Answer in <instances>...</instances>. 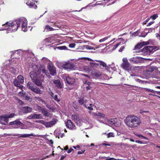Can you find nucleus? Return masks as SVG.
Here are the masks:
<instances>
[{"label": "nucleus", "instance_id": "12", "mask_svg": "<svg viewBox=\"0 0 160 160\" xmlns=\"http://www.w3.org/2000/svg\"><path fill=\"white\" fill-rule=\"evenodd\" d=\"M65 123L67 127L69 129L73 130L76 129L75 126L72 123L71 120H68L67 122H66Z\"/></svg>", "mask_w": 160, "mask_h": 160}, {"label": "nucleus", "instance_id": "6", "mask_svg": "<svg viewBox=\"0 0 160 160\" xmlns=\"http://www.w3.org/2000/svg\"><path fill=\"white\" fill-rule=\"evenodd\" d=\"M58 121L57 119L53 118L52 120L47 122L43 120L37 121V122L40 123L45 126L46 128H48L52 127L56 124Z\"/></svg>", "mask_w": 160, "mask_h": 160}, {"label": "nucleus", "instance_id": "11", "mask_svg": "<svg viewBox=\"0 0 160 160\" xmlns=\"http://www.w3.org/2000/svg\"><path fill=\"white\" fill-rule=\"evenodd\" d=\"M36 0H26V3L28 7L30 8H33L36 9L37 6L35 4V2Z\"/></svg>", "mask_w": 160, "mask_h": 160}, {"label": "nucleus", "instance_id": "54", "mask_svg": "<svg viewBox=\"0 0 160 160\" xmlns=\"http://www.w3.org/2000/svg\"><path fill=\"white\" fill-rule=\"evenodd\" d=\"M150 20V18H148V19H147L144 22H143V25H145L146 24V23L148 22V21L149 20Z\"/></svg>", "mask_w": 160, "mask_h": 160}, {"label": "nucleus", "instance_id": "55", "mask_svg": "<svg viewBox=\"0 0 160 160\" xmlns=\"http://www.w3.org/2000/svg\"><path fill=\"white\" fill-rule=\"evenodd\" d=\"M152 92L153 93H156L158 94H160V92L156 91L153 90H152Z\"/></svg>", "mask_w": 160, "mask_h": 160}, {"label": "nucleus", "instance_id": "7", "mask_svg": "<svg viewBox=\"0 0 160 160\" xmlns=\"http://www.w3.org/2000/svg\"><path fill=\"white\" fill-rule=\"evenodd\" d=\"M27 88L37 94H42L41 91L39 88L35 86L34 83L31 82H28L27 84Z\"/></svg>", "mask_w": 160, "mask_h": 160}, {"label": "nucleus", "instance_id": "56", "mask_svg": "<svg viewBox=\"0 0 160 160\" xmlns=\"http://www.w3.org/2000/svg\"><path fill=\"white\" fill-rule=\"evenodd\" d=\"M124 48V47L123 46H122L119 50V52H122Z\"/></svg>", "mask_w": 160, "mask_h": 160}, {"label": "nucleus", "instance_id": "44", "mask_svg": "<svg viewBox=\"0 0 160 160\" xmlns=\"http://www.w3.org/2000/svg\"><path fill=\"white\" fill-rule=\"evenodd\" d=\"M158 17V15L157 14H154L150 17V18H152L153 20H155Z\"/></svg>", "mask_w": 160, "mask_h": 160}, {"label": "nucleus", "instance_id": "40", "mask_svg": "<svg viewBox=\"0 0 160 160\" xmlns=\"http://www.w3.org/2000/svg\"><path fill=\"white\" fill-rule=\"evenodd\" d=\"M108 44L107 43V44H100L99 45H98V46H97L95 48L96 49H98V48H101V47H105L107 45V44Z\"/></svg>", "mask_w": 160, "mask_h": 160}, {"label": "nucleus", "instance_id": "59", "mask_svg": "<svg viewBox=\"0 0 160 160\" xmlns=\"http://www.w3.org/2000/svg\"><path fill=\"white\" fill-rule=\"evenodd\" d=\"M148 112V111H145L144 110H140V113H143L144 112Z\"/></svg>", "mask_w": 160, "mask_h": 160}, {"label": "nucleus", "instance_id": "24", "mask_svg": "<svg viewBox=\"0 0 160 160\" xmlns=\"http://www.w3.org/2000/svg\"><path fill=\"white\" fill-rule=\"evenodd\" d=\"M96 115L101 118L104 119L106 118V116L103 113L98 112L96 113Z\"/></svg>", "mask_w": 160, "mask_h": 160}, {"label": "nucleus", "instance_id": "39", "mask_svg": "<svg viewBox=\"0 0 160 160\" xmlns=\"http://www.w3.org/2000/svg\"><path fill=\"white\" fill-rule=\"evenodd\" d=\"M135 135L137 136L139 138H143L147 140H148V138H146L145 137L143 136H142V135H141V134H135Z\"/></svg>", "mask_w": 160, "mask_h": 160}, {"label": "nucleus", "instance_id": "28", "mask_svg": "<svg viewBox=\"0 0 160 160\" xmlns=\"http://www.w3.org/2000/svg\"><path fill=\"white\" fill-rule=\"evenodd\" d=\"M72 118L73 120L76 123L79 121V118L78 116L76 114H72Z\"/></svg>", "mask_w": 160, "mask_h": 160}, {"label": "nucleus", "instance_id": "14", "mask_svg": "<svg viewBox=\"0 0 160 160\" xmlns=\"http://www.w3.org/2000/svg\"><path fill=\"white\" fill-rule=\"evenodd\" d=\"M142 58L140 57H135L130 58V61L135 63H140L142 61Z\"/></svg>", "mask_w": 160, "mask_h": 160}, {"label": "nucleus", "instance_id": "22", "mask_svg": "<svg viewBox=\"0 0 160 160\" xmlns=\"http://www.w3.org/2000/svg\"><path fill=\"white\" fill-rule=\"evenodd\" d=\"M53 83L58 88H62V85L59 80H54Z\"/></svg>", "mask_w": 160, "mask_h": 160}, {"label": "nucleus", "instance_id": "47", "mask_svg": "<svg viewBox=\"0 0 160 160\" xmlns=\"http://www.w3.org/2000/svg\"><path fill=\"white\" fill-rule=\"evenodd\" d=\"M75 45L74 43H71L69 45V47L70 48H74L75 47Z\"/></svg>", "mask_w": 160, "mask_h": 160}, {"label": "nucleus", "instance_id": "52", "mask_svg": "<svg viewBox=\"0 0 160 160\" xmlns=\"http://www.w3.org/2000/svg\"><path fill=\"white\" fill-rule=\"evenodd\" d=\"M91 84V82H88L87 81H85L84 83V85H88L89 86Z\"/></svg>", "mask_w": 160, "mask_h": 160}, {"label": "nucleus", "instance_id": "3", "mask_svg": "<svg viewBox=\"0 0 160 160\" xmlns=\"http://www.w3.org/2000/svg\"><path fill=\"white\" fill-rule=\"evenodd\" d=\"M78 102L80 104L82 105L84 107L90 110H92L93 109L94 106L96 107L94 103L93 104V102L90 103L89 101L87 100L83 97L79 98Z\"/></svg>", "mask_w": 160, "mask_h": 160}, {"label": "nucleus", "instance_id": "64", "mask_svg": "<svg viewBox=\"0 0 160 160\" xmlns=\"http://www.w3.org/2000/svg\"><path fill=\"white\" fill-rule=\"evenodd\" d=\"M146 89L147 91H149V92H152V90H153L152 89H150L148 88H146Z\"/></svg>", "mask_w": 160, "mask_h": 160}, {"label": "nucleus", "instance_id": "5", "mask_svg": "<svg viewBox=\"0 0 160 160\" xmlns=\"http://www.w3.org/2000/svg\"><path fill=\"white\" fill-rule=\"evenodd\" d=\"M122 61L123 63L121 64V66L122 68L128 71V72L129 71H132L135 69L136 67L133 66H131L126 58H123Z\"/></svg>", "mask_w": 160, "mask_h": 160}, {"label": "nucleus", "instance_id": "4", "mask_svg": "<svg viewBox=\"0 0 160 160\" xmlns=\"http://www.w3.org/2000/svg\"><path fill=\"white\" fill-rule=\"evenodd\" d=\"M15 115L14 113H8L0 116V123L3 125H7L9 121L8 119L13 117Z\"/></svg>", "mask_w": 160, "mask_h": 160}, {"label": "nucleus", "instance_id": "19", "mask_svg": "<svg viewBox=\"0 0 160 160\" xmlns=\"http://www.w3.org/2000/svg\"><path fill=\"white\" fill-rule=\"evenodd\" d=\"M30 77L32 80H34L38 78L37 74L34 71H32L30 73Z\"/></svg>", "mask_w": 160, "mask_h": 160}, {"label": "nucleus", "instance_id": "62", "mask_svg": "<svg viewBox=\"0 0 160 160\" xmlns=\"http://www.w3.org/2000/svg\"><path fill=\"white\" fill-rule=\"evenodd\" d=\"M86 59L88 60V61H93V62H94V60H92V59L89 58H86Z\"/></svg>", "mask_w": 160, "mask_h": 160}, {"label": "nucleus", "instance_id": "35", "mask_svg": "<svg viewBox=\"0 0 160 160\" xmlns=\"http://www.w3.org/2000/svg\"><path fill=\"white\" fill-rule=\"evenodd\" d=\"M83 69L86 72H89L91 71V68L89 66H84Z\"/></svg>", "mask_w": 160, "mask_h": 160}, {"label": "nucleus", "instance_id": "1", "mask_svg": "<svg viewBox=\"0 0 160 160\" xmlns=\"http://www.w3.org/2000/svg\"><path fill=\"white\" fill-rule=\"evenodd\" d=\"M28 21L27 19L24 17L19 18L13 22H7L2 25L5 28L2 30H7L11 32L16 31L18 28L21 27L22 30L24 32L28 30Z\"/></svg>", "mask_w": 160, "mask_h": 160}, {"label": "nucleus", "instance_id": "9", "mask_svg": "<svg viewBox=\"0 0 160 160\" xmlns=\"http://www.w3.org/2000/svg\"><path fill=\"white\" fill-rule=\"evenodd\" d=\"M156 50L154 47L153 46H148L144 47L143 51L146 54H150Z\"/></svg>", "mask_w": 160, "mask_h": 160}, {"label": "nucleus", "instance_id": "53", "mask_svg": "<svg viewBox=\"0 0 160 160\" xmlns=\"http://www.w3.org/2000/svg\"><path fill=\"white\" fill-rule=\"evenodd\" d=\"M49 93L50 96L53 98L54 96V93L51 91L49 92Z\"/></svg>", "mask_w": 160, "mask_h": 160}, {"label": "nucleus", "instance_id": "25", "mask_svg": "<svg viewBox=\"0 0 160 160\" xmlns=\"http://www.w3.org/2000/svg\"><path fill=\"white\" fill-rule=\"evenodd\" d=\"M95 61L97 62H99L100 64L103 67L107 69L108 70V68H109V67L107 65L106 63L105 62L101 61H98L97 60H95Z\"/></svg>", "mask_w": 160, "mask_h": 160}, {"label": "nucleus", "instance_id": "8", "mask_svg": "<svg viewBox=\"0 0 160 160\" xmlns=\"http://www.w3.org/2000/svg\"><path fill=\"white\" fill-rule=\"evenodd\" d=\"M108 122L110 125H113L116 127H119L121 125L122 122L117 118H111L108 120Z\"/></svg>", "mask_w": 160, "mask_h": 160}, {"label": "nucleus", "instance_id": "48", "mask_svg": "<svg viewBox=\"0 0 160 160\" xmlns=\"http://www.w3.org/2000/svg\"><path fill=\"white\" fill-rule=\"evenodd\" d=\"M35 100H38V101L40 102L42 101V99L40 97H35Z\"/></svg>", "mask_w": 160, "mask_h": 160}, {"label": "nucleus", "instance_id": "10", "mask_svg": "<svg viewBox=\"0 0 160 160\" xmlns=\"http://www.w3.org/2000/svg\"><path fill=\"white\" fill-rule=\"evenodd\" d=\"M50 73L52 76H55L56 73V68L52 63H49L48 66Z\"/></svg>", "mask_w": 160, "mask_h": 160}, {"label": "nucleus", "instance_id": "13", "mask_svg": "<svg viewBox=\"0 0 160 160\" xmlns=\"http://www.w3.org/2000/svg\"><path fill=\"white\" fill-rule=\"evenodd\" d=\"M43 80H41V79L38 77L36 79L32 80L33 82L36 84V85L39 87H40L41 88H43V86L42 84V82Z\"/></svg>", "mask_w": 160, "mask_h": 160}, {"label": "nucleus", "instance_id": "32", "mask_svg": "<svg viewBox=\"0 0 160 160\" xmlns=\"http://www.w3.org/2000/svg\"><path fill=\"white\" fill-rule=\"evenodd\" d=\"M18 79L20 83H22L24 82V78L21 75H19L18 77Z\"/></svg>", "mask_w": 160, "mask_h": 160}, {"label": "nucleus", "instance_id": "2", "mask_svg": "<svg viewBox=\"0 0 160 160\" xmlns=\"http://www.w3.org/2000/svg\"><path fill=\"white\" fill-rule=\"evenodd\" d=\"M124 122L128 127L131 128L137 127L141 123L140 118L135 116L131 115L128 116L125 118Z\"/></svg>", "mask_w": 160, "mask_h": 160}, {"label": "nucleus", "instance_id": "58", "mask_svg": "<svg viewBox=\"0 0 160 160\" xmlns=\"http://www.w3.org/2000/svg\"><path fill=\"white\" fill-rule=\"evenodd\" d=\"M73 150V149H72V148H70L68 150L67 152L68 153H69L70 152H71Z\"/></svg>", "mask_w": 160, "mask_h": 160}, {"label": "nucleus", "instance_id": "43", "mask_svg": "<svg viewBox=\"0 0 160 160\" xmlns=\"http://www.w3.org/2000/svg\"><path fill=\"white\" fill-rule=\"evenodd\" d=\"M104 158H105L106 160H119V159H115L113 158L110 157H104Z\"/></svg>", "mask_w": 160, "mask_h": 160}, {"label": "nucleus", "instance_id": "26", "mask_svg": "<svg viewBox=\"0 0 160 160\" xmlns=\"http://www.w3.org/2000/svg\"><path fill=\"white\" fill-rule=\"evenodd\" d=\"M10 124L11 125H23V124L18 120H16L14 121L11 122H10Z\"/></svg>", "mask_w": 160, "mask_h": 160}, {"label": "nucleus", "instance_id": "33", "mask_svg": "<svg viewBox=\"0 0 160 160\" xmlns=\"http://www.w3.org/2000/svg\"><path fill=\"white\" fill-rule=\"evenodd\" d=\"M110 37L111 35H109L108 36L105 37L102 39H100L99 41V42L100 43L104 42L106 40H107L108 38H110Z\"/></svg>", "mask_w": 160, "mask_h": 160}, {"label": "nucleus", "instance_id": "37", "mask_svg": "<svg viewBox=\"0 0 160 160\" xmlns=\"http://www.w3.org/2000/svg\"><path fill=\"white\" fill-rule=\"evenodd\" d=\"M56 48L59 50H68V49L67 47L65 46H58L56 47Z\"/></svg>", "mask_w": 160, "mask_h": 160}, {"label": "nucleus", "instance_id": "45", "mask_svg": "<svg viewBox=\"0 0 160 160\" xmlns=\"http://www.w3.org/2000/svg\"><path fill=\"white\" fill-rule=\"evenodd\" d=\"M109 68H112L113 70H114V71L116 70V68L114 66V64H112L110 65H109Z\"/></svg>", "mask_w": 160, "mask_h": 160}, {"label": "nucleus", "instance_id": "16", "mask_svg": "<svg viewBox=\"0 0 160 160\" xmlns=\"http://www.w3.org/2000/svg\"><path fill=\"white\" fill-rule=\"evenodd\" d=\"M28 118L29 119H40L42 118V116L41 114H34L30 115L28 116Z\"/></svg>", "mask_w": 160, "mask_h": 160}, {"label": "nucleus", "instance_id": "15", "mask_svg": "<svg viewBox=\"0 0 160 160\" xmlns=\"http://www.w3.org/2000/svg\"><path fill=\"white\" fill-rule=\"evenodd\" d=\"M149 42L148 41L142 42L136 45L135 47L134 48L136 50L137 49H140L142 48L144 45L149 44Z\"/></svg>", "mask_w": 160, "mask_h": 160}, {"label": "nucleus", "instance_id": "49", "mask_svg": "<svg viewBox=\"0 0 160 160\" xmlns=\"http://www.w3.org/2000/svg\"><path fill=\"white\" fill-rule=\"evenodd\" d=\"M120 43H119L118 44H117L114 45L113 48L112 50H114L115 49L118 47L120 44Z\"/></svg>", "mask_w": 160, "mask_h": 160}, {"label": "nucleus", "instance_id": "36", "mask_svg": "<svg viewBox=\"0 0 160 160\" xmlns=\"http://www.w3.org/2000/svg\"><path fill=\"white\" fill-rule=\"evenodd\" d=\"M35 109L36 110L41 111L42 110V109H43V108H42L40 106H39L38 105H36V106H34Z\"/></svg>", "mask_w": 160, "mask_h": 160}, {"label": "nucleus", "instance_id": "38", "mask_svg": "<svg viewBox=\"0 0 160 160\" xmlns=\"http://www.w3.org/2000/svg\"><path fill=\"white\" fill-rule=\"evenodd\" d=\"M34 135L33 133H31L29 134H22V138H26L27 137H28L30 136H34Z\"/></svg>", "mask_w": 160, "mask_h": 160}, {"label": "nucleus", "instance_id": "41", "mask_svg": "<svg viewBox=\"0 0 160 160\" xmlns=\"http://www.w3.org/2000/svg\"><path fill=\"white\" fill-rule=\"evenodd\" d=\"M108 138L110 137H114V133L113 132H109L107 134Z\"/></svg>", "mask_w": 160, "mask_h": 160}, {"label": "nucleus", "instance_id": "51", "mask_svg": "<svg viewBox=\"0 0 160 160\" xmlns=\"http://www.w3.org/2000/svg\"><path fill=\"white\" fill-rule=\"evenodd\" d=\"M138 34H139L138 32L137 31H136V32H133L132 33V35L133 36H136L138 35Z\"/></svg>", "mask_w": 160, "mask_h": 160}, {"label": "nucleus", "instance_id": "23", "mask_svg": "<svg viewBox=\"0 0 160 160\" xmlns=\"http://www.w3.org/2000/svg\"><path fill=\"white\" fill-rule=\"evenodd\" d=\"M19 95L22 97L25 98V99L27 100H29L30 99V97L26 95L25 92H20L18 93Z\"/></svg>", "mask_w": 160, "mask_h": 160}, {"label": "nucleus", "instance_id": "27", "mask_svg": "<svg viewBox=\"0 0 160 160\" xmlns=\"http://www.w3.org/2000/svg\"><path fill=\"white\" fill-rule=\"evenodd\" d=\"M41 71L43 73H44L46 76H48V73L45 68H42V69H38V73L40 74L41 72Z\"/></svg>", "mask_w": 160, "mask_h": 160}, {"label": "nucleus", "instance_id": "21", "mask_svg": "<svg viewBox=\"0 0 160 160\" xmlns=\"http://www.w3.org/2000/svg\"><path fill=\"white\" fill-rule=\"evenodd\" d=\"M17 79H15L14 81L13 84L15 86L18 87L20 88H22L23 87L22 85H21Z\"/></svg>", "mask_w": 160, "mask_h": 160}, {"label": "nucleus", "instance_id": "42", "mask_svg": "<svg viewBox=\"0 0 160 160\" xmlns=\"http://www.w3.org/2000/svg\"><path fill=\"white\" fill-rule=\"evenodd\" d=\"M42 60L44 62V63L45 64L48 63L49 62H50L49 60L47 58H42Z\"/></svg>", "mask_w": 160, "mask_h": 160}, {"label": "nucleus", "instance_id": "20", "mask_svg": "<svg viewBox=\"0 0 160 160\" xmlns=\"http://www.w3.org/2000/svg\"><path fill=\"white\" fill-rule=\"evenodd\" d=\"M41 112L44 115V116L48 117H50L51 115L50 113L45 108H43L42 109Z\"/></svg>", "mask_w": 160, "mask_h": 160}, {"label": "nucleus", "instance_id": "29", "mask_svg": "<svg viewBox=\"0 0 160 160\" xmlns=\"http://www.w3.org/2000/svg\"><path fill=\"white\" fill-rule=\"evenodd\" d=\"M69 79H69L68 81L70 82H71V83H70V82L69 83V82L68 81V80H67L66 81L68 84L69 85H72L75 82V81L74 78H71L69 77Z\"/></svg>", "mask_w": 160, "mask_h": 160}, {"label": "nucleus", "instance_id": "30", "mask_svg": "<svg viewBox=\"0 0 160 160\" xmlns=\"http://www.w3.org/2000/svg\"><path fill=\"white\" fill-rule=\"evenodd\" d=\"M45 29L47 31H52L56 30V29H53L52 27L48 25L45 26Z\"/></svg>", "mask_w": 160, "mask_h": 160}, {"label": "nucleus", "instance_id": "18", "mask_svg": "<svg viewBox=\"0 0 160 160\" xmlns=\"http://www.w3.org/2000/svg\"><path fill=\"white\" fill-rule=\"evenodd\" d=\"M62 68L66 70L72 69L74 68V66L70 63H66L63 65Z\"/></svg>", "mask_w": 160, "mask_h": 160}, {"label": "nucleus", "instance_id": "46", "mask_svg": "<svg viewBox=\"0 0 160 160\" xmlns=\"http://www.w3.org/2000/svg\"><path fill=\"white\" fill-rule=\"evenodd\" d=\"M53 98L55 100L58 102L60 101V100L58 99V95H54V97Z\"/></svg>", "mask_w": 160, "mask_h": 160}, {"label": "nucleus", "instance_id": "50", "mask_svg": "<svg viewBox=\"0 0 160 160\" xmlns=\"http://www.w3.org/2000/svg\"><path fill=\"white\" fill-rule=\"evenodd\" d=\"M90 66L92 67L98 65V64L97 63L94 62H90Z\"/></svg>", "mask_w": 160, "mask_h": 160}, {"label": "nucleus", "instance_id": "34", "mask_svg": "<svg viewBox=\"0 0 160 160\" xmlns=\"http://www.w3.org/2000/svg\"><path fill=\"white\" fill-rule=\"evenodd\" d=\"M82 48H83L82 49H83L84 48H86L88 50L95 49L93 47L87 45H83Z\"/></svg>", "mask_w": 160, "mask_h": 160}, {"label": "nucleus", "instance_id": "17", "mask_svg": "<svg viewBox=\"0 0 160 160\" xmlns=\"http://www.w3.org/2000/svg\"><path fill=\"white\" fill-rule=\"evenodd\" d=\"M32 110V108L28 106L24 107L22 108V112L26 113L30 112H31Z\"/></svg>", "mask_w": 160, "mask_h": 160}, {"label": "nucleus", "instance_id": "63", "mask_svg": "<svg viewBox=\"0 0 160 160\" xmlns=\"http://www.w3.org/2000/svg\"><path fill=\"white\" fill-rule=\"evenodd\" d=\"M15 136L18 137L19 138H22V134H18Z\"/></svg>", "mask_w": 160, "mask_h": 160}, {"label": "nucleus", "instance_id": "57", "mask_svg": "<svg viewBox=\"0 0 160 160\" xmlns=\"http://www.w3.org/2000/svg\"><path fill=\"white\" fill-rule=\"evenodd\" d=\"M154 21L150 22L148 23V24L147 25V26H150L151 25H152V24L153 23H154Z\"/></svg>", "mask_w": 160, "mask_h": 160}, {"label": "nucleus", "instance_id": "60", "mask_svg": "<svg viewBox=\"0 0 160 160\" xmlns=\"http://www.w3.org/2000/svg\"><path fill=\"white\" fill-rule=\"evenodd\" d=\"M135 142H136L138 143H140V144H142V143H143L142 142V141H140V140H136L135 141Z\"/></svg>", "mask_w": 160, "mask_h": 160}, {"label": "nucleus", "instance_id": "61", "mask_svg": "<svg viewBox=\"0 0 160 160\" xmlns=\"http://www.w3.org/2000/svg\"><path fill=\"white\" fill-rule=\"evenodd\" d=\"M84 151H79L78 152V154H82L84 153Z\"/></svg>", "mask_w": 160, "mask_h": 160}, {"label": "nucleus", "instance_id": "31", "mask_svg": "<svg viewBox=\"0 0 160 160\" xmlns=\"http://www.w3.org/2000/svg\"><path fill=\"white\" fill-rule=\"evenodd\" d=\"M62 78L63 79L64 81H66L68 80V81L70 83H71V82H70L68 81L69 79V76H68L66 74H64L62 75Z\"/></svg>", "mask_w": 160, "mask_h": 160}]
</instances>
